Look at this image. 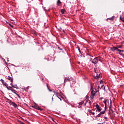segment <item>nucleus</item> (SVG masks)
<instances>
[{
    "label": "nucleus",
    "instance_id": "obj_1",
    "mask_svg": "<svg viewBox=\"0 0 124 124\" xmlns=\"http://www.w3.org/2000/svg\"><path fill=\"white\" fill-rule=\"evenodd\" d=\"M97 91H94L93 90L91 92V99H93V98L94 97V95H95V93H96Z\"/></svg>",
    "mask_w": 124,
    "mask_h": 124
},
{
    "label": "nucleus",
    "instance_id": "obj_2",
    "mask_svg": "<svg viewBox=\"0 0 124 124\" xmlns=\"http://www.w3.org/2000/svg\"><path fill=\"white\" fill-rule=\"evenodd\" d=\"M118 52H119V55L124 58V51L123 50L118 49Z\"/></svg>",
    "mask_w": 124,
    "mask_h": 124
},
{
    "label": "nucleus",
    "instance_id": "obj_3",
    "mask_svg": "<svg viewBox=\"0 0 124 124\" xmlns=\"http://www.w3.org/2000/svg\"><path fill=\"white\" fill-rule=\"evenodd\" d=\"M96 108L97 109V110H96V112H98V113H99V112L101 111V108L99 107V105H98V104L96 105Z\"/></svg>",
    "mask_w": 124,
    "mask_h": 124
},
{
    "label": "nucleus",
    "instance_id": "obj_4",
    "mask_svg": "<svg viewBox=\"0 0 124 124\" xmlns=\"http://www.w3.org/2000/svg\"><path fill=\"white\" fill-rule=\"evenodd\" d=\"M92 63H94V64H97V57H95V58L93 59V61H92Z\"/></svg>",
    "mask_w": 124,
    "mask_h": 124
},
{
    "label": "nucleus",
    "instance_id": "obj_5",
    "mask_svg": "<svg viewBox=\"0 0 124 124\" xmlns=\"http://www.w3.org/2000/svg\"><path fill=\"white\" fill-rule=\"evenodd\" d=\"M10 105H12L14 106V107H15V108H17V107H18V106L17 105V104H16V103L13 102H10Z\"/></svg>",
    "mask_w": 124,
    "mask_h": 124
},
{
    "label": "nucleus",
    "instance_id": "obj_6",
    "mask_svg": "<svg viewBox=\"0 0 124 124\" xmlns=\"http://www.w3.org/2000/svg\"><path fill=\"white\" fill-rule=\"evenodd\" d=\"M9 89H8L9 91H11V92H12V93H15L16 94H17V93H16V91H15V90L13 89V88L12 87H9Z\"/></svg>",
    "mask_w": 124,
    "mask_h": 124
},
{
    "label": "nucleus",
    "instance_id": "obj_7",
    "mask_svg": "<svg viewBox=\"0 0 124 124\" xmlns=\"http://www.w3.org/2000/svg\"><path fill=\"white\" fill-rule=\"evenodd\" d=\"M2 83L3 84V85H4V86H5L6 88L7 89V90H10L9 89V87H8L7 83H6V82H5L4 80H2Z\"/></svg>",
    "mask_w": 124,
    "mask_h": 124
},
{
    "label": "nucleus",
    "instance_id": "obj_8",
    "mask_svg": "<svg viewBox=\"0 0 124 124\" xmlns=\"http://www.w3.org/2000/svg\"><path fill=\"white\" fill-rule=\"evenodd\" d=\"M110 50L111 51H112V52H115V51H116V50H117V51H118V50H119V49L118 48V47L113 46L110 48Z\"/></svg>",
    "mask_w": 124,
    "mask_h": 124
},
{
    "label": "nucleus",
    "instance_id": "obj_9",
    "mask_svg": "<svg viewBox=\"0 0 124 124\" xmlns=\"http://www.w3.org/2000/svg\"><path fill=\"white\" fill-rule=\"evenodd\" d=\"M103 102L105 104V109H106V106L107 105V102H109V100H108V99L105 100H104Z\"/></svg>",
    "mask_w": 124,
    "mask_h": 124
},
{
    "label": "nucleus",
    "instance_id": "obj_10",
    "mask_svg": "<svg viewBox=\"0 0 124 124\" xmlns=\"http://www.w3.org/2000/svg\"><path fill=\"white\" fill-rule=\"evenodd\" d=\"M7 79H8V80H9L10 81H11V82L12 83L13 82V78L10 77V76H8L7 78Z\"/></svg>",
    "mask_w": 124,
    "mask_h": 124
},
{
    "label": "nucleus",
    "instance_id": "obj_11",
    "mask_svg": "<svg viewBox=\"0 0 124 124\" xmlns=\"http://www.w3.org/2000/svg\"><path fill=\"white\" fill-rule=\"evenodd\" d=\"M33 107V108H34V109H36L37 110H38V108H39L38 105H37V104H35L34 106Z\"/></svg>",
    "mask_w": 124,
    "mask_h": 124
},
{
    "label": "nucleus",
    "instance_id": "obj_12",
    "mask_svg": "<svg viewBox=\"0 0 124 124\" xmlns=\"http://www.w3.org/2000/svg\"><path fill=\"white\" fill-rule=\"evenodd\" d=\"M114 19H115V16H113L110 18H107V20H110V21H114Z\"/></svg>",
    "mask_w": 124,
    "mask_h": 124
},
{
    "label": "nucleus",
    "instance_id": "obj_13",
    "mask_svg": "<svg viewBox=\"0 0 124 124\" xmlns=\"http://www.w3.org/2000/svg\"><path fill=\"white\" fill-rule=\"evenodd\" d=\"M97 62H102V58L101 57H97Z\"/></svg>",
    "mask_w": 124,
    "mask_h": 124
},
{
    "label": "nucleus",
    "instance_id": "obj_14",
    "mask_svg": "<svg viewBox=\"0 0 124 124\" xmlns=\"http://www.w3.org/2000/svg\"><path fill=\"white\" fill-rule=\"evenodd\" d=\"M62 4V2L61 1V0H57V5L60 6Z\"/></svg>",
    "mask_w": 124,
    "mask_h": 124
},
{
    "label": "nucleus",
    "instance_id": "obj_15",
    "mask_svg": "<svg viewBox=\"0 0 124 124\" xmlns=\"http://www.w3.org/2000/svg\"><path fill=\"white\" fill-rule=\"evenodd\" d=\"M67 81H70V79L67 78H65V79L64 80V83H65V82H67Z\"/></svg>",
    "mask_w": 124,
    "mask_h": 124
},
{
    "label": "nucleus",
    "instance_id": "obj_16",
    "mask_svg": "<svg viewBox=\"0 0 124 124\" xmlns=\"http://www.w3.org/2000/svg\"><path fill=\"white\" fill-rule=\"evenodd\" d=\"M120 19L122 22H124V17H122V16H120Z\"/></svg>",
    "mask_w": 124,
    "mask_h": 124
},
{
    "label": "nucleus",
    "instance_id": "obj_17",
    "mask_svg": "<svg viewBox=\"0 0 124 124\" xmlns=\"http://www.w3.org/2000/svg\"><path fill=\"white\" fill-rule=\"evenodd\" d=\"M100 77H101V76H100V74H97L96 75V79H98L99 78H100Z\"/></svg>",
    "mask_w": 124,
    "mask_h": 124
},
{
    "label": "nucleus",
    "instance_id": "obj_18",
    "mask_svg": "<svg viewBox=\"0 0 124 124\" xmlns=\"http://www.w3.org/2000/svg\"><path fill=\"white\" fill-rule=\"evenodd\" d=\"M61 12L62 14H64V12H65V9H62L61 10Z\"/></svg>",
    "mask_w": 124,
    "mask_h": 124
},
{
    "label": "nucleus",
    "instance_id": "obj_19",
    "mask_svg": "<svg viewBox=\"0 0 124 124\" xmlns=\"http://www.w3.org/2000/svg\"><path fill=\"white\" fill-rule=\"evenodd\" d=\"M87 57H88V58H89L90 59H93V56L90 55L89 54H88V55H87Z\"/></svg>",
    "mask_w": 124,
    "mask_h": 124
},
{
    "label": "nucleus",
    "instance_id": "obj_20",
    "mask_svg": "<svg viewBox=\"0 0 124 124\" xmlns=\"http://www.w3.org/2000/svg\"><path fill=\"white\" fill-rule=\"evenodd\" d=\"M101 89H102V90H104V91L105 90V86H104V85H102Z\"/></svg>",
    "mask_w": 124,
    "mask_h": 124
},
{
    "label": "nucleus",
    "instance_id": "obj_21",
    "mask_svg": "<svg viewBox=\"0 0 124 124\" xmlns=\"http://www.w3.org/2000/svg\"><path fill=\"white\" fill-rule=\"evenodd\" d=\"M89 112L91 113V114H93V116H94V115L95 114L94 112H93V111L92 110H90Z\"/></svg>",
    "mask_w": 124,
    "mask_h": 124
},
{
    "label": "nucleus",
    "instance_id": "obj_22",
    "mask_svg": "<svg viewBox=\"0 0 124 124\" xmlns=\"http://www.w3.org/2000/svg\"><path fill=\"white\" fill-rule=\"evenodd\" d=\"M105 113V111H101V112H100V114L101 115H103V114H104Z\"/></svg>",
    "mask_w": 124,
    "mask_h": 124
},
{
    "label": "nucleus",
    "instance_id": "obj_23",
    "mask_svg": "<svg viewBox=\"0 0 124 124\" xmlns=\"http://www.w3.org/2000/svg\"><path fill=\"white\" fill-rule=\"evenodd\" d=\"M84 104V101H81L79 103V105H82Z\"/></svg>",
    "mask_w": 124,
    "mask_h": 124
},
{
    "label": "nucleus",
    "instance_id": "obj_24",
    "mask_svg": "<svg viewBox=\"0 0 124 124\" xmlns=\"http://www.w3.org/2000/svg\"><path fill=\"white\" fill-rule=\"evenodd\" d=\"M122 46H118L117 47H116V48H118V49H121L122 48Z\"/></svg>",
    "mask_w": 124,
    "mask_h": 124
},
{
    "label": "nucleus",
    "instance_id": "obj_25",
    "mask_svg": "<svg viewBox=\"0 0 124 124\" xmlns=\"http://www.w3.org/2000/svg\"><path fill=\"white\" fill-rule=\"evenodd\" d=\"M38 110H40V111H43V109L42 108H40L39 107L38 108Z\"/></svg>",
    "mask_w": 124,
    "mask_h": 124
},
{
    "label": "nucleus",
    "instance_id": "obj_26",
    "mask_svg": "<svg viewBox=\"0 0 124 124\" xmlns=\"http://www.w3.org/2000/svg\"><path fill=\"white\" fill-rule=\"evenodd\" d=\"M38 110H40V111H43V109L42 108H40L39 107L38 108Z\"/></svg>",
    "mask_w": 124,
    "mask_h": 124
},
{
    "label": "nucleus",
    "instance_id": "obj_27",
    "mask_svg": "<svg viewBox=\"0 0 124 124\" xmlns=\"http://www.w3.org/2000/svg\"><path fill=\"white\" fill-rule=\"evenodd\" d=\"M78 50L79 53H81V50L80 49V47H79V46L78 47Z\"/></svg>",
    "mask_w": 124,
    "mask_h": 124
},
{
    "label": "nucleus",
    "instance_id": "obj_28",
    "mask_svg": "<svg viewBox=\"0 0 124 124\" xmlns=\"http://www.w3.org/2000/svg\"><path fill=\"white\" fill-rule=\"evenodd\" d=\"M78 50L79 53H81V50L80 49V47H79V46L78 47Z\"/></svg>",
    "mask_w": 124,
    "mask_h": 124
},
{
    "label": "nucleus",
    "instance_id": "obj_29",
    "mask_svg": "<svg viewBox=\"0 0 124 124\" xmlns=\"http://www.w3.org/2000/svg\"><path fill=\"white\" fill-rule=\"evenodd\" d=\"M97 117H101V114L100 113L98 114L97 115Z\"/></svg>",
    "mask_w": 124,
    "mask_h": 124
},
{
    "label": "nucleus",
    "instance_id": "obj_30",
    "mask_svg": "<svg viewBox=\"0 0 124 124\" xmlns=\"http://www.w3.org/2000/svg\"><path fill=\"white\" fill-rule=\"evenodd\" d=\"M16 94L18 96V97L19 98H21V96H20L19 94H18L17 93H16Z\"/></svg>",
    "mask_w": 124,
    "mask_h": 124
},
{
    "label": "nucleus",
    "instance_id": "obj_31",
    "mask_svg": "<svg viewBox=\"0 0 124 124\" xmlns=\"http://www.w3.org/2000/svg\"><path fill=\"white\" fill-rule=\"evenodd\" d=\"M46 87H47V89L49 90V92H52V90L49 89V88L48 87V84L46 85Z\"/></svg>",
    "mask_w": 124,
    "mask_h": 124
},
{
    "label": "nucleus",
    "instance_id": "obj_32",
    "mask_svg": "<svg viewBox=\"0 0 124 124\" xmlns=\"http://www.w3.org/2000/svg\"><path fill=\"white\" fill-rule=\"evenodd\" d=\"M28 71H30L31 70V68H29V67H27Z\"/></svg>",
    "mask_w": 124,
    "mask_h": 124
},
{
    "label": "nucleus",
    "instance_id": "obj_33",
    "mask_svg": "<svg viewBox=\"0 0 124 124\" xmlns=\"http://www.w3.org/2000/svg\"><path fill=\"white\" fill-rule=\"evenodd\" d=\"M91 62H93V58H90V60Z\"/></svg>",
    "mask_w": 124,
    "mask_h": 124
},
{
    "label": "nucleus",
    "instance_id": "obj_34",
    "mask_svg": "<svg viewBox=\"0 0 124 124\" xmlns=\"http://www.w3.org/2000/svg\"><path fill=\"white\" fill-rule=\"evenodd\" d=\"M109 110H111V111H113V109H112V108L111 107L109 108Z\"/></svg>",
    "mask_w": 124,
    "mask_h": 124
},
{
    "label": "nucleus",
    "instance_id": "obj_35",
    "mask_svg": "<svg viewBox=\"0 0 124 124\" xmlns=\"http://www.w3.org/2000/svg\"><path fill=\"white\" fill-rule=\"evenodd\" d=\"M89 104H90V105L92 104V102H91V101H89Z\"/></svg>",
    "mask_w": 124,
    "mask_h": 124
},
{
    "label": "nucleus",
    "instance_id": "obj_36",
    "mask_svg": "<svg viewBox=\"0 0 124 124\" xmlns=\"http://www.w3.org/2000/svg\"><path fill=\"white\" fill-rule=\"evenodd\" d=\"M105 120H108V119L107 118V117H105L104 118Z\"/></svg>",
    "mask_w": 124,
    "mask_h": 124
},
{
    "label": "nucleus",
    "instance_id": "obj_37",
    "mask_svg": "<svg viewBox=\"0 0 124 124\" xmlns=\"http://www.w3.org/2000/svg\"><path fill=\"white\" fill-rule=\"evenodd\" d=\"M101 83H103V81L101 80V81H100V84H101Z\"/></svg>",
    "mask_w": 124,
    "mask_h": 124
},
{
    "label": "nucleus",
    "instance_id": "obj_38",
    "mask_svg": "<svg viewBox=\"0 0 124 124\" xmlns=\"http://www.w3.org/2000/svg\"><path fill=\"white\" fill-rule=\"evenodd\" d=\"M11 85H12V87H14V86H13V84L12 83H11Z\"/></svg>",
    "mask_w": 124,
    "mask_h": 124
},
{
    "label": "nucleus",
    "instance_id": "obj_39",
    "mask_svg": "<svg viewBox=\"0 0 124 124\" xmlns=\"http://www.w3.org/2000/svg\"><path fill=\"white\" fill-rule=\"evenodd\" d=\"M55 93H56V94H58V93H59V92H55Z\"/></svg>",
    "mask_w": 124,
    "mask_h": 124
},
{
    "label": "nucleus",
    "instance_id": "obj_40",
    "mask_svg": "<svg viewBox=\"0 0 124 124\" xmlns=\"http://www.w3.org/2000/svg\"><path fill=\"white\" fill-rule=\"evenodd\" d=\"M100 99H103V97H101V98H100Z\"/></svg>",
    "mask_w": 124,
    "mask_h": 124
},
{
    "label": "nucleus",
    "instance_id": "obj_41",
    "mask_svg": "<svg viewBox=\"0 0 124 124\" xmlns=\"http://www.w3.org/2000/svg\"><path fill=\"white\" fill-rule=\"evenodd\" d=\"M91 89L93 90V86H91Z\"/></svg>",
    "mask_w": 124,
    "mask_h": 124
},
{
    "label": "nucleus",
    "instance_id": "obj_42",
    "mask_svg": "<svg viewBox=\"0 0 124 124\" xmlns=\"http://www.w3.org/2000/svg\"><path fill=\"white\" fill-rule=\"evenodd\" d=\"M7 100H8V101H10V100H9V99H7Z\"/></svg>",
    "mask_w": 124,
    "mask_h": 124
},
{
    "label": "nucleus",
    "instance_id": "obj_43",
    "mask_svg": "<svg viewBox=\"0 0 124 124\" xmlns=\"http://www.w3.org/2000/svg\"><path fill=\"white\" fill-rule=\"evenodd\" d=\"M86 103H85L84 104V106H86Z\"/></svg>",
    "mask_w": 124,
    "mask_h": 124
},
{
    "label": "nucleus",
    "instance_id": "obj_44",
    "mask_svg": "<svg viewBox=\"0 0 124 124\" xmlns=\"http://www.w3.org/2000/svg\"><path fill=\"white\" fill-rule=\"evenodd\" d=\"M2 80H3L2 79H1L0 81H1L2 82Z\"/></svg>",
    "mask_w": 124,
    "mask_h": 124
},
{
    "label": "nucleus",
    "instance_id": "obj_45",
    "mask_svg": "<svg viewBox=\"0 0 124 124\" xmlns=\"http://www.w3.org/2000/svg\"><path fill=\"white\" fill-rule=\"evenodd\" d=\"M13 88H16V87H15V86H14V87H13Z\"/></svg>",
    "mask_w": 124,
    "mask_h": 124
},
{
    "label": "nucleus",
    "instance_id": "obj_46",
    "mask_svg": "<svg viewBox=\"0 0 124 124\" xmlns=\"http://www.w3.org/2000/svg\"><path fill=\"white\" fill-rule=\"evenodd\" d=\"M111 103H112V101H111V100H110V104H111Z\"/></svg>",
    "mask_w": 124,
    "mask_h": 124
},
{
    "label": "nucleus",
    "instance_id": "obj_47",
    "mask_svg": "<svg viewBox=\"0 0 124 124\" xmlns=\"http://www.w3.org/2000/svg\"><path fill=\"white\" fill-rule=\"evenodd\" d=\"M53 93H56V92L55 91H53Z\"/></svg>",
    "mask_w": 124,
    "mask_h": 124
},
{
    "label": "nucleus",
    "instance_id": "obj_48",
    "mask_svg": "<svg viewBox=\"0 0 124 124\" xmlns=\"http://www.w3.org/2000/svg\"><path fill=\"white\" fill-rule=\"evenodd\" d=\"M98 124H101V123H98Z\"/></svg>",
    "mask_w": 124,
    "mask_h": 124
},
{
    "label": "nucleus",
    "instance_id": "obj_49",
    "mask_svg": "<svg viewBox=\"0 0 124 124\" xmlns=\"http://www.w3.org/2000/svg\"><path fill=\"white\" fill-rule=\"evenodd\" d=\"M54 100V99L52 98V101Z\"/></svg>",
    "mask_w": 124,
    "mask_h": 124
},
{
    "label": "nucleus",
    "instance_id": "obj_50",
    "mask_svg": "<svg viewBox=\"0 0 124 124\" xmlns=\"http://www.w3.org/2000/svg\"><path fill=\"white\" fill-rule=\"evenodd\" d=\"M57 97H58V98H60L59 97V96H57Z\"/></svg>",
    "mask_w": 124,
    "mask_h": 124
},
{
    "label": "nucleus",
    "instance_id": "obj_51",
    "mask_svg": "<svg viewBox=\"0 0 124 124\" xmlns=\"http://www.w3.org/2000/svg\"><path fill=\"white\" fill-rule=\"evenodd\" d=\"M60 100H62V99L60 98Z\"/></svg>",
    "mask_w": 124,
    "mask_h": 124
}]
</instances>
